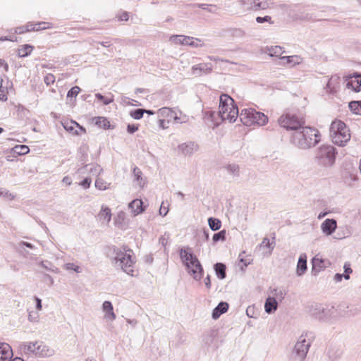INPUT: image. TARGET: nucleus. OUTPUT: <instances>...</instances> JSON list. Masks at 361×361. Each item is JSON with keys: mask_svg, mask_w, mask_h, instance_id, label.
I'll return each mask as SVG.
<instances>
[{"mask_svg": "<svg viewBox=\"0 0 361 361\" xmlns=\"http://www.w3.org/2000/svg\"><path fill=\"white\" fill-rule=\"evenodd\" d=\"M330 136L334 144L343 146L350 139V130L342 121L335 120L330 126Z\"/></svg>", "mask_w": 361, "mask_h": 361, "instance_id": "nucleus-4", "label": "nucleus"}, {"mask_svg": "<svg viewBox=\"0 0 361 361\" xmlns=\"http://www.w3.org/2000/svg\"><path fill=\"white\" fill-rule=\"evenodd\" d=\"M269 243H270V241H269V239H268V238H264L262 242V244H264L266 246H269Z\"/></svg>", "mask_w": 361, "mask_h": 361, "instance_id": "nucleus-61", "label": "nucleus"}, {"mask_svg": "<svg viewBox=\"0 0 361 361\" xmlns=\"http://www.w3.org/2000/svg\"><path fill=\"white\" fill-rule=\"evenodd\" d=\"M194 71H199L201 73H209L212 71V67L209 63H200L192 67Z\"/></svg>", "mask_w": 361, "mask_h": 361, "instance_id": "nucleus-24", "label": "nucleus"}, {"mask_svg": "<svg viewBox=\"0 0 361 361\" xmlns=\"http://www.w3.org/2000/svg\"><path fill=\"white\" fill-rule=\"evenodd\" d=\"M277 301L274 298H268L266 300L264 308L267 313H271L277 309Z\"/></svg>", "mask_w": 361, "mask_h": 361, "instance_id": "nucleus-22", "label": "nucleus"}, {"mask_svg": "<svg viewBox=\"0 0 361 361\" xmlns=\"http://www.w3.org/2000/svg\"><path fill=\"white\" fill-rule=\"evenodd\" d=\"M226 235V231H221L220 232L215 233L213 235V240L214 242H216L219 240H224L225 239Z\"/></svg>", "mask_w": 361, "mask_h": 361, "instance_id": "nucleus-40", "label": "nucleus"}, {"mask_svg": "<svg viewBox=\"0 0 361 361\" xmlns=\"http://www.w3.org/2000/svg\"><path fill=\"white\" fill-rule=\"evenodd\" d=\"M278 123L288 130H296L305 123V118L295 114L286 112L280 116Z\"/></svg>", "mask_w": 361, "mask_h": 361, "instance_id": "nucleus-9", "label": "nucleus"}, {"mask_svg": "<svg viewBox=\"0 0 361 361\" xmlns=\"http://www.w3.org/2000/svg\"><path fill=\"white\" fill-rule=\"evenodd\" d=\"M325 152L328 154V156L331 155L334 152V148L331 146L329 147H324L321 148V152Z\"/></svg>", "mask_w": 361, "mask_h": 361, "instance_id": "nucleus-50", "label": "nucleus"}, {"mask_svg": "<svg viewBox=\"0 0 361 361\" xmlns=\"http://www.w3.org/2000/svg\"><path fill=\"white\" fill-rule=\"evenodd\" d=\"M336 221L334 219H326L322 224V231L326 235H331L336 228Z\"/></svg>", "mask_w": 361, "mask_h": 361, "instance_id": "nucleus-17", "label": "nucleus"}, {"mask_svg": "<svg viewBox=\"0 0 361 361\" xmlns=\"http://www.w3.org/2000/svg\"><path fill=\"white\" fill-rule=\"evenodd\" d=\"M344 269H345V274L343 275V276L345 279H349V278H350L349 274L352 272V269L350 267V264L345 263L344 265Z\"/></svg>", "mask_w": 361, "mask_h": 361, "instance_id": "nucleus-47", "label": "nucleus"}, {"mask_svg": "<svg viewBox=\"0 0 361 361\" xmlns=\"http://www.w3.org/2000/svg\"><path fill=\"white\" fill-rule=\"evenodd\" d=\"M256 21L259 23H262L264 22H268L270 24H273L274 23V21L271 20V17L269 16H266L264 17H257L256 18Z\"/></svg>", "mask_w": 361, "mask_h": 361, "instance_id": "nucleus-41", "label": "nucleus"}, {"mask_svg": "<svg viewBox=\"0 0 361 361\" xmlns=\"http://www.w3.org/2000/svg\"><path fill=\"white\" fill-rule=\"evenodd\" d=\"M243 11H258L269 8L267 0H240L239 1Z\"/></svg>", "mask_w": 361, "mask_h": 361, "instance_id": "nucleus-10", "label": "nucleus"}, {"mask_svg": "<svg viewBox=\"0 0 361 361\" xmlns=\"http://www.w3.org/2000/svg\"><path fill=\"white\" fill-rule=\"evenodd\" d=\"M350 109L356 114H361V102H351L349 104Z\"/></svg>", "mask_w": 361, "mask_h": 361, "instance_id": "nucleus-33", "label": "nucleus"}, {"mask_svg": "<svg viewBox=\"0 0 361 361\" xmlns=\"http://www.w3.org/2000/svg\"><path fill=\"white\" fill-rule=\"evenodd\" d=\"M80 88L78 86L73 87L67 93L68 97H76L80 93Z\"/></svg>", "mask_w": 361, "mask_h": 361, "instance_id": "nucleus-37", "label": "nucleus"}, {"mask_svg": "<svg viewBox=\"0 0 361 361\" xmlns=\"http://www.w3.org/2000/svg\"><path fill=\"white\" fill-rule=\"evenodd\" d=\"M215 271L220 279H223L226 277V266L224 264L217 263L215 265Z\"/></svg>", "mask_w": 361, "mask_h": 361, "instance_id": "nucleus-28", "label": "nucleus"}, {"mask_svg": "<svg viewBox=\"0 0 361 361\" xmlns=\"http://www.w3.org/2000/svg\"><path fill=\"white\" fill-rule=\"evenodd\" d=\"M96 97L102 101L104 104L107 105L110 103H111L114 99L112 98H105L103 95L101 94H96Z\"/></svg>", "mask_w": 361, "mask_h": 361, "instance_id": "nucleus-42", "label": "nucleus"}, {"mask_svg": "<svg viewBox=\"0 0 361 361\" xmlns=\"http://www.w3.org/2000/svg\"><path fill=\"white\" fill-rule=\"evenodd\" d=\"M125 217H126V214L124 212H118L116 217V223L121 224L124 221Z\"/></svg>", "mask_w": 361, "mask_h": 361, "instance_id": "nucleus-44", "label": "nucleus"}, {"mask_svg": "<svg viewBox=\"0 0 361 361\" xmlns=\"http://www.w3.org/2000/svg\"><path fill=\"white\" fill-rule=\"evenodd\" d=\"M44 81L47 85H53L55 82V76L51 73H48L44 76Z\"/></svg>", "mask_w": 361, "mask_h": 361, "instance_id": "nucleus-39", "label": "nucleus"}, {"mask_svg": "<svg viewBox=\"0 0 361 361\" xmlns=\"http://www.w3.org/2000/svg\"><path fill=\"white\" fill-rule=\"evenodd\" d=\"M34 47L30 44H23L18 49V54L20 57H25L31 54Z\"/></svg>", "mask_w": 361, "mask_h": 361, "instance_id": "nucleus-23", "label": "nucleus"}, {"mask_svg": "<svg viewBox=\"0 0 361 361\" xmlns=\"http://www.w3.org/2000/svg\"><path fill=\"white\" fill-rule=\"evenodd\" d=\"M71 178L69 177V176H65L63 178V183H64L65 184L68 185H70L71 184Z\"/></svg>", "mask_w": 361, "mask_h": 361, "instance_id": "nucleus-57", "label": "nucleus"}, {"mask_svg": "<svg viewBox=\"0 0 361 361\" xmlns=\"http://www.w3.org/2000/svg\"><path fill=\"white\" fill-rule=\"evenodd\" d=\"M145 112L150 115L154 114V112L150 110H145Z\"/></svg>", "mask_w": 361, "mask_h": 361, "instance_id": "nucleus-63", "label": "nucleus"}, {"mask_svg": "<svg viewBox=\"0 0 361 361\" xmlns=\"http://www.w3.org/2000/svg\"><path fill=\"white\" fill-rule=\"evenodd\" d=\"M240 119L247 126L257 125L262 126L268 123V116L252 108L243 109L240 114Z\"/></svg>", "mask_w": 361, "mask_h": 361, "instance_id": "nucleus-5", "label": "nucleus"}, {"mask_svg": "<svg viewBox=\"0 0 361 361\" xmlns=\"http://www.w3.org/2000/svg\"><path fill=\"white\" fill-rule=\"evenodd\" d=\"M98 221L102 224H107L111 219V211L106 206H102L101 210L97 216Z\"/></svg>", "mask_w": 361, "mask_h": 361, "instance_id": "nucleus-16", "label": "nucleus"}, {"mask_svg": "<svg viewBox=\"0 0 361 361\" xmlns=\"http://www.w3.org/2000/svg\"><path fill=\"white\" fill-rule=\"evenodd\" d=\"M20 350L26 355L36 357H47L51 355L50 350L40 341L23 343L20 345Z\"/></svg>", "mask_w": 361, "mask_h": 361, "instance_id": "nucleus-7", "label": "nucleus"}, {"mask_svg": "<svg viewBox=\"0 0 361 361\" xmlns=\"http://www.w3.org/2000/svg\"><path fill=\"white\" fill-rule=\"evenodd\" d=\"M304 348L302 350L303 353H307V345H302Z\"/></svg>", "mask_w": 361, "mask_h": 361, "instance_id": "nucleus-64", "label": "nucleus"}, {"mask_svg": "<svg viewBox=\"0 0 361 361\" xmlns=\"http://www.w3.org/2000/svg\"><path fill=\"white\" fill-rule=\"evenodd\" d=\"M281 59H286V63L288 64H290L292 66L300 64L302 61V59L300 56H297V55L289 56H282Z\"/></svg>", "mask_w": 361, "mask_h": 361, "instance_id": "nucleus-27", "label": "nucleus"}, {"mask_svg": "<svg viewBox=\"0 0 361 361\" xmlns=\"http://www.w3.org/2000/svg\"><path fill=\"white\" fill-rule=\"evenodd\" d=\"M91 180L89 178H85L81 183V185H82L85 188H88L90 185Z\"/></svg>", "mask_w": 361, "mask_h": 361, "instance_id": "nucleus-55", "label": "nucleus"}, {"mask_svg": "<svg viewBox=\"0 0 361 361\" xmlns=\"http://www.w3.org/2000/svg\"><path fill=\"white\" fill-rule=\"evenodd\" d=\"M159 117V126L163 128H168L171 122L181 123L183 121L182 112L173 109L163 107L158 110Z\"/></svg>", "mask_w": 361, "mask_h": 361, "instance_id": "nucleus-8", "label": "nucleus"}, {"mask_svg": "<svg viewBox=\"0 0 361 361\" xmlns=\"http://www.w3.org/2000/svg\"><path fill=\"white\" fill-rule=\"evenodd\" d=\"M76 127L79 128L80 131L75 130V132L73 133L74 135H79L80 134H85L87 133L86 129L83 126H80V124H79V126H76Z\"/></svg>", "mask_w": 361, "mask_h": 361, "instance_id": "nucleus-51", "label": "nucleus"}, {"mask_svg": "<svg viewBox=\"0 0 361 361\" xmlns=\"http://www.w3.org/2000/svg\"><path fill=\"white\" fill-rule=\"evenodd\" d=\"M103 310L105 312V317L110 319L114 320L116 318V315L114 312L113 306L109 301H105L103 303Z\"/></svg>", "mask_w": 361, "mask_h": 361, "instance_id": "nucleus-19", "label": "nucleus"}, {"mask_svg": "<svg viewBox=\"0 0 361 361\" xmlns=\"http://www.w3.org/2000/svg\"><path fill=\"white\" fill-rule=\"evenodd\" d=\"M169 206L170 204L168 201L162 202L159 208V214L165 216L169 211Z\"/></svg>", "mask_w": 361, "mask_h": 361, "instance_id": "nucleus-32", "label": "nucleus"}, {"mask_svg": "<svg viewBox=\"0 0 361 361\" xmlns=\"http://www.w3.org/2000/svg\"><path fill=\"white\" fill-rule=\"evenodd\" d=\"M12 361H24V360L20 357H16Z\"/></svg>", "mask_w": 361, "mask_h": 361, "instance_id": "nucleus-62", "label": "nucleus"}, {"mask_svg": "<svg viewBox=\"0 0 361 361\" xmlns=\"http://www.w3.org/2000/svg\"><path fill=\"white\" fill-rule=\"evenodd\" d=\"M15 153L19 155L27 154L30 152V149L27 145H16L13 148Z\"/></svg>", "mask_w": 361, "mask_h": 361, "instance_id": "nucleus-31", "label": "nucleus"}, {"mask_svg": "<svg viewBox=\"0 0 361 361\" xmlns=\"http://www.w3.org/2000/svg\"><path fill=\"white\" fill-rule=\"evenodd\" d=\"M115 263L118 264L121 269L131 276H136L138 270L136 268V257L131 249L126 247L122 249H115Z\"/></svg>", "mask_w": 361, "mask_h": 361, "instance_id": "nucleus-1", "label": "nucleus"}, {"mask_svg": "<svg viewBox=\"0 0 361 361\" xmlns=\"http://www.w3.org/2000/svg\"><path fill=\"white\" fill-rule=\"evenodd\" d=\"M170 40L175 44L188 45L196 47L202 45L200 39L186 35H173L170 37Z\"/></svg>", "mask_w": 361, "mask_h": 361, "instance_id": "nucleus-11", "label": "nucleus"}, {"mask_svg": "<svg viewBox=\"0 0 361 361\" xmlns=\"http://www.w3.org/2000/svg\"><path fill=\"white\" fill-rule=\"evenodd\" d=\"M13 351L11 346L5 343H0V361H11Z\"/></svg>", "mask_w": 361, "mask_h": 361, "instance_id": "nucleus-13", "label": "nucleus"}, {"mask_svg": "<svg viewBox=\"0 0 361 361\" xmlns=\"http://www.w3.org/2000/svg\"><path fill=\"white\" fill-rule=\"evenodd\" d=\"M27 32L25 25L15 28V33L23 35Z\"/></svg>", "mask_w": 361, "mask_h": 361, "instance_id": "nucleus-46", "label": "nucleus"}, {"mask_svg": "<svg viewBox=\"0 0 361 361\" xmlns=\"http://www.w3.org/2000/svg\"><path fill=\"white\" fill-rule=\"evenodd\" d=\"M62 125L66 130L72 133L73 134L75 132V127L79 126V123L74 121H65L62 123Z\"/></svg>", "mask_w": 361, "mask_h": 361, "instance_id": "nucleus-29", "label": "nucleus"}, {"mask_svg": "<svg viewBox=\"0 0 361 361\" xmlns=\"http://www.w3.org/2000/svg\"><path fill=\"white\" fill-rule=\"evenodd\" d=\"M26 29L27 30V32H35V23L33 22H28L27 24H25Z\"/></svg>", "mask_w": 361, "mask_h": 361, "instance_id": "nucleus-49", "label": "nucleus"}, {"mask_svg": "<svg viewBox=\"0 0 361 361\" xmlns=\"http://www.w3.org/2000/svg\"><path fill=\"white\" fill-rule=\"evenodd\" d=\"M145 113V110L138 109L130 112V116L135 119H140Z\"/></svg>", "mask_w": 361, "mask_h": 361, "instance_id": "nucleus-34", "label": "nucleus"}, {"mask_svg": "<svg viewBox=\"0 0 361 361\" xmlns=\"http://www.w3.org/2000/svg\"><path fill=\"white\" fill-rule=\"evenodd\" d=\"M8 99L7 97V91L6 90H4L2 87H0V100L1 101H6Z\"/></svg>", "mask_w": 361, "mask_h": 361, "instance_id": "nucleus-48", "label": "nucleus"}, {"mask_svg": "<svg viewBox=\"0 0 361 361\" xmlns=\"http://www.w3.org/2000/svg\"><path fill=\"white\" fill-rule=\"evenodd\" d=\"M129 209L134 216L142 214L145 211L143 202L140 199H135L130 202L128 204Z\"/></svg>", "mask_w": 361, "mask_h": 361, "instance_id": "nucleus-15", "label": "nucleus"}, {"mask_svg": "<svg viewBox=\"0 0 361 361\" xmlns=\"http://www.w3.org/2000/svg\"><path fill=\"white\" fill-rule=\"evenodd\" d=\"M54 25L51 22H37L35 23V32L42 31L44 30L51 29Z\"/></svg>", "mask_w": 361, "mask_h": 361, "instance_id": "nucleus-26", "label": "nucleus"}, {"mask_svg": "<svg viewBox=\"0 0 361 361\" xmlns=\"http://www.w3.org/2000/svg\"><path fill=\"white\" fill-rule=\"evenodd\" d=\"M138 130V126H136V125H134V124H129L128 126V132L130 133H135V131H137Z\"/></svg>", "mask_w": 361, "mask_h": 361, "instance_id": "nucleus-52", "label": "nucleus"}, {"mask_svg": "<svg viewBox=\"0 0 361 361\" xmlns=\"http://www.w3.org/2000/svg\"><path fill=\"white\" fill-rule=\"evenodd\" d=\"M205 285L207 288H210V286H211V281H210V279L209 277H207L206 279V281H205Z\"/></svg>", "mask_w": 361, "mask_h": 361, "instance_id": "nucleus-60", "label": "nucleus"}, {"mask_svg": "<svg viewBox=\"0 0 361 361\" xmlns=\"http://www.w3.org/2000/svg\"><path fill=\"white\" fill-rule=\"evenodd\" d=\"M92 122L99 128L104 130L114 128V126L111 125L109 120L104 116H95L91 119Z\"/></svg>", "mask_w": 361, "mask_h": 361, "instance_id": "nucleus-14", "label": "nucleus"}, {"mask_svg": "<svg viewBox=\"0 0 361 361\" xmlns=\"http://www.w3.org/2000/svg\"><path fill=\"white\" fill-rule=\"evenodd\" d=\"M95 186L98 188L99 190H105L106 186L104 185V183L102 182V180L97 179L95 181Z\"/></svg>", "mask_w": 361, "mask_h": 361, "instance_id": "nucleus-53", "label": "nucleus"}, {"mask_svg": "<svg viewBox=\"0 0 361 361\" xmlns=\"http://www.w3.org/2000/svg\"><path fill=\"white\" fill-rule=\"evenodd\" d=\"M339 83V78L338 77H331L327 84L329 88L331 89V85H336Z\"/></svg>", "mask_w": 361, "mask_h": 361, "instance_id": "nucleus-45", "label": "nucleus"}, {"mask_svg": "<svg viewBox=\"0 0 361 361\" xmlns=\"http://www.w3.org/2000/svg\"><path fill=\"white\" fill-rule=\"evenodd\" d=\"M307 269V260H306V255H301L297 266V274L299 276H301L304 274V272Z\"/></svg>", "mask_w": 361, "mask_h": 361, "instance_id": "nucleus-21", "label": "nucleus"}, {"mask_svg": "<svg viewBox=\"0 0 361 361\" xmlns=\"http://www.w3.org/2000/svg\"><path fill=\"white\" fill-rule=\"evenodd\" d=\"M218 113L222 121L228 122H234L239 115L235 101L227 94L220 96Z\"/></svg>", "mask_w": 361, "mask_h": 361, "instance_id": "nucleus-3", "label": "nucleus"}, {"mask_svg": "<svg viewBox=\"0 0 361 361\" xmlns=\"http://www.w3.org/2000/svg\"><path fill=\"white\" fill-rule=\"evenodd\" d=\"M67 269L74 270L75 271L78 272L80 267L78 266L75 265L74 264H66Z\"/></svg>", "mask_w": 361, "mask_h": 361, "instance_id": "nucleus-54", "label": "nucleus"}, {"mask_svg": "<svg viewBox=\"0 0 361 361\" xmlns=\"http://www.w3.org/2000/svg\"><path fill=\"white\" fill-rule=\"evenodd\" d=\"M116 18L120 22L128 21L129 19V14L126 11H121L116 15Z\"/></svg>", "mask_w": 361, "mask_h": 361, "instance_id": "nucleus-36", "label": "nucleus"}, {"mask_svg": "<svg viewBox=\"0 0 361 361\" xmlns=\"http://www.w3.org/2000/svg\"><path fill=\"white\" fill-rule=\"evenodd\" d=\"M330 264L326 259H322L318 255L315 256L312 259L313 269L319 271L321 269L328 267Z\"/></svg>", "mask_w": 361, "mask_h": 361, "instance_id": "nucleus-18", "label": "nucleus"}, {"mask_svg": "<svg viewBox=\"0 0 361 361\" xmlns=\"http://www.w3.org/2000/svg\"><path fill=\"white\" fill-rule=\"evenodd\" d=\"M0 40L1 41L8 40V41H11V42H17V37H1Z\"/></svg>", "mask_w": 361, "mask_h": 361, "instance_id": "nucleus-56", "label": "nucleus"}, {"mask_svg": "<svg viewBox=\"0 0 361 361\" xmlns=\"http://www.w3.org/2000/svg\"><path fill=\"white\" fill-rule=\"evenodd\" d=\"M35 301H36L37 309L38 310H41V309H42L41 300L39 298H35Z\"/></svg>", "mask_w": 361, "mask_h": 361, "instance_id": "nucleus-58", "label": "nucleus"}, {"mask_svg": "<svg viewBox=\"0 0 361 361\" xmlns=\"http://www.w3.org/2000/svg\"><path fill=\"white\" fill-rule=\"evenodd\" d=\"M321 139V134L316 128L304 127L302 131L293 135V142L300 148L305 149L315 146Z\"/></svg>", "mask_w": 361, "mask_h": 361, "instance_id": "nucleus-2", "label": "nucleus"}, {"mask_svg": "<svg viewBox=\"0 0 361 361\" xmlns=\"http://www.w3.org/2000/svg\"><path fill=\"white\" fill-rule=\"evenodd\" d=\"M230 32L232 37H241L245 35V32L240 28H233Z\"/></svg>", "mask_w": 361, "mask_h": 361, "instance_id": "nucleus-38", "label": "nucleus"}, {"mask_svg": "<svg viewBox=\"0 0 361 361\" xmlns=\"http://www.w3.org/2000/svg\"><path fill=\"white\" fill-rule=\"evenodd\" d=\"M228 170L233 174H238L239 172V166L236 164H230L227 167Z\"/></svg>", "mask_w": 361, "mask_h": 361, "instance_id": "nucleus-43", "label": "nucleus"}, {"mask_svg": "<svg viewBox=\"0 0 361 361\" xmlns=\"http://www.w3.org/2000/svg\"><path fill=\"white\" fill-rule=\"evenodd\" d=\"M343 276V275H342L341 274H336L335 275V279L337 281H341L342 280Z\"/></svg>", "mask_w": 361, "mask_h": 361, "instance_id": "nucleus-59", "label": "nucleus"}, {"mask_svg": "<svg viewBox=\"0 0 361 361\" xmlns=\"http://www.w3.org/2000/svg\"><path fill=\"white\" fill-rule=\"evenodd\" d=\"M133 174L137 184L140 187H143L145 185V179L142 178V173L141 170L137 167H135L133 169Z\"/></svg>", "mask_w": 361, "mask_h": 361, "instance_id": "nucleus-25", "label": "nucleus"}, {"mask_svg": "<svg viewBox=\"0 0 361 361\" xmlns=\"http://www.w3.org/2000/svg\"><path fill=\"white\" fill-rule=\"evenodd\" d=\"M346 87L354 92H358L361 90V75L355 74L348 76L345 79Z\"/></svg>", "mask_w": 361, "mask_h": 361, "instance_id": "nucleus-12", "label": "nucleus"}, {"mask_svg": "<svg viewBox=\"0 0 361 361\" xmlns=\"http://www.w3.org/2000/svg\"><path fill=\"white\" fill-rule=\"evenodd\" d=\"M269 51H270V54L271 56H280L283 53L282 48L279 46L271 47Z\"/></svg>", "mask_w": 361, "mask_h": 361, "instance_id": "nucleus-35", "label": "nucleus"}, {"mask_svg": "<svg viewBox=\"0 0 361 361\" xmlns=\"http://www.w3.org/2000/svg\"><path fill=\"white\" fill-rule=\"evenodd\" d=\"M208 223L210 228L213 231H217L221 226V222L218 219L211 217L208 219Z\"/></svg>", "mask_w": 361, "mask_h": 361, "instance_id": "nucleus-30", "label": "nucleus"}, {"mask_svg": "<svg viewBox=\"0 0 361 361\" xmlns=\"http://www.w3.org/2000/svg\"><path fill=\"white\" fill-rule=\"evenodd\" d=\"M180 256L193 278L200 279L202 276L203 269L197 257L192 253L189 252L187 250L183 249L180 250Z\"/></svg>", "mask_w": 361, "mask_h": 361, "instance_id": "nucleus-6", "label": "nucleus"}, {"mask_svg": "<svg viewBox=\"0 0 361 361\" xmlns=\"http://www.w3.org/2000/svg\"><path fill=\"white\" fill-rule=\"evenodd\" d=\"M228 308V305L226 302H221L218 306L212 312V317L215 319L219 318L221 314L225 313Z\"/></svg>", "mask_w": 361, "mask_h": 361, "instance_id": "nucleus-20", "label": "nucleus"}]
</instances>
